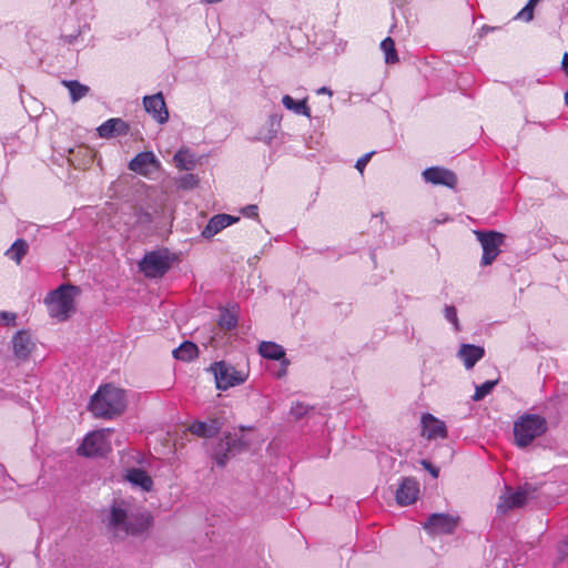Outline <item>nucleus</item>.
Instances as JSON below:
<instances>
[{"mask_svg": "<svg viewBox=\"0 0 568 568\" xmlns=\"http://www.w3.org/2000/svg\"><path fill=\"white\" fill-rule=\"evenodd\" d=\"M151 525L150 516L142 513H128L122 505L114 503L109 515V528L115 536L125 537L143 534Z\"/></svg>", "mask_w": 568, "mask_h": 568, "instance_id": "1", "label": "nucleus"}, {"mask_svg": "<svg viewBox=\"0 0 568 568\" xmlns=\"http://www.w3.org/2000/svg\"><path fill=\"white\" fill-rule=\"evenodd\" d=\"M90 410L102 418H112L125 409L124 392L112 385L101 386L92 396Z\"/></svg>", "mask_w": 568, "mask_h": 568, "instance_id": "2", "label": "nucleus"}, {"mask_svg": "<svg viewBox=\"0 0 568 568\" xmlns=\"http://www.w3.org/2000/svg\"><path fill=\"white\" fill-rule=\"evenodd\" d=\"M547 429L548 424L545 417L526 413L514 423V442L519 448H525L542 436Z\"/></svg>", "mask_w": 568, "mask_h": 568, "instance_id": "3", "label": "nucleus"}, {"mask_svg": "<svg viewBox=\"0 0 568 568\" xmlns=\"http://www.w3.org/2000/svg\"><path fill=\"white\" fill-rule=\"evenodd\" d=\"M79 293L80 288L72 284H62L51 291L45 297L50 316L59 321L68 320L74 312V296Z\"/></svg>", "mask_w": 568, "mask_h": 568, "instance_id": "4", "label": "nucleus"}, {"mask_svg": "<svg viewBox=\"0 0 568 568\" xmlns=\"http://www.w3.org/2000/svg\"><path fill=\"white\" fill-rule=\"evenodd\" d=\"M248 447L242 435L236 433H224L212 446L211 457L219 467H224L231 458L245 452Z\"/></svg>", "mask_w": 568, "mask_h": 568, "instance_id": "5", "label": "nucleus"}, {"mask_svg": "<svg viewBox=\"0 0 568 568\" xmlns=\"http://www.w3.org/2000/svg\"><path fill=\"white\" fill-rule=\"evenodd\" d=\"M112 433L111 428H102L89 433L78 448V453L85 457L106 456L112 449L110 440Z\"/></svg>", "mask_w": 568, "mask_h": 568, "instance_id": "6", "label": "nucleus"}, {"mask_svg": "<svg viewBox=\"0 0 568 568\" xmlns=\"http://www.w3.org/2000/svg\"><path fill=\"white\" fill-rule=\"evenodd\" d=\"M171 264L170 252L163 248L145 253L139 268L149 278H160L171 268Z\"/></svg>", "mask_w": 568, "mask_h": 568, "instance_id": "7", "label": "nucleus"}, {"mask_svg": "<svg viewBox=\"0 0 568 568\" xmlns=\"http://www.w3.org/2000/svg\"><path fill=\"white\" fill-rule=\"evenodd\" d=\"M210 371L214 375L216 388L221 390L241 385L247 378L246 373L237 371L233 365L224 361L212 364Z\"/></svg>", "mask_w": 568, "mask_h": 568, "instance_id": "8", "label": "nucleus"}, {"mask_svg": "<svg viewBox=\"0 0 568 568\" xmlns=\"http://www.w3.org/2000/svg\"><path fill=\"white\" fill-rule=\"evenodd\" d=\"M475 235L483 247L481 265H490L499 255L506 235L497 231H475Z\"/></svg>", "mask_w": 568, "mask_h": 568, "instance_id": "9", "label": "nucleus"}, {"mask_svg": "<svg viewBox=\"0 0 568 568\" xmlns=\"http://www.w3.org/2000/svg\"><path fill=\"white\" fill-rule=\"evenodd\" d=\"M459 523V517L450 514H432L424 523V529L429 535L454 534Z\"/></svg>", "mask_w": 568, "mask_h": 568, "instance_id": "10", "label": "nucleus"}, {"mask_svg": "<svg viewBox=\"0 0 568 568\" xmlns=\"http://www.w3.org/2000/svg\"><path fill=\"white\" fill-rule=\"evenodd\" d=\"M422 175L427 183L434 185H444L449 189H455L457 185V175L442 166L427 168L423 171Z\"/></svg>", "mask_w": 568, "mask_h": 568, "instance_id": "11", "label": "nucleus"}, {"mask_svg": "<svg viewBox=\"0 0 568 568\" xmlns=\"http://www.w3.org/2000/svg\"><path fill=\"white\" fill-rule=\"evenodd\" d=\"M143 105L145 111L152 115V118L163 124L169 120V111L161 92L153 95H146L143 98Z\"/></svg>", "mask_w": 568, "mask_h": 568, "instance_id": "12", "label": "nucleus"}, {"mask_svg": "<svg viewBox=\"0 0 568 568\" xmlns=\"http://www.w3.org/2000/svg\"><path fill=\"white\" fill-rule=\"evenodd\" d=\"M258 353L264 358L281 361V369L276 373L278 378L286 374L290 361L285 357V349L281 345L274 342H262L258 346Z\"/></svg>", "mask_w": 568, "mask_h": 568, "instance_id": "13", "label": "nucleus"}, {"mask_svg": "<svg viewBox=\"0 0 568 568\" xmlns=\"http://www.w3.org/2000/svg\"><path fill=\"white\" fill-rule=\"evenodd\" d=\"M419 494V484L415 478H403L396 490V501L400 506H408L416 501Z\"/></svg>", "mask_w": 568, "mask_h": 568, "instance_id": "14", "label": "nucleus"}, {"mask_svg": "<svg viewBox=\"0 0 568 568\" xmlns=\"http://www.w3.org/2000/svg\"><path fill=\"white\" fill-rule=\"evenodd\" d=\"M130 125L120 118H112L103 122L98 129V134L102 139L123 136L129 133Z\"/></svg>", "mask_w": 568, "mask_h": 568, "instance_id": "15", "label": "nucleus"}, {"mask_svg": "<svg viewBox=\"0 0 568 568\" xmlns=\"http://www.w3.org/2000/svg\"><path fill=\"white\" fill-rule=\"evenodd\" d=\"M240 217L230 214H216L210 219L206 226L202 231L204 239H212L214 235L220 233L225 227L237 222Z\"/></svg>", "mask_w": 568, "mask_h": 568, "instance_id": "16", "label": "nucleus"}, {"mask_svg": "<svg viewBox=\"0 0 568 568\" xmlns=\"http://www.w3.org/2000/svg\"><path fill=\"white\" fill-rule=\"evenodd\" d=\"M527 501L525 495L519 489L511 491V488L507 486L506 494L499 497L497 511L506 514L514 508L523 507Z\"/></svg>", "mask_w": 568, "mask_h": 568, "instance_id": "17", "label": "nucleus"}, {"mask_svg": "<svg viewBox=\"0 0 568 568\" xmlns=\"http://www.w3.org/2000/svg\"><path fill=\"white\" fill-rule=\"evenodd\" d=\"M222 425L219 418L209 422L195 420L189 426V432L202 438H213L221 432Z\"/></svg>", "mask_w": 568, "mask_h": 568, "instance_id": "18", "label": "nucleus"}, {"mask_svg": "<svg viewBox=\"0 0 568 568\" xmlns=\"http://www.w3.org/2000/svg\"><path fill=\"white\" fill-rule=\"evenodd\" d=\"M422 425L424 435L428 439L446 438L447 428L444 422L437 419L432 414H424L422 416Z\"/></svg>", "mask_w": 568, "mask_h": 568, "instance_id": "19", "label": "nucleus"}, {"mask_svg": "<svg viewBox=\"0 0 568 568\" xmlns=\"http://www.w3.org/2000/svg\"><path fill=\"white\" fill-rule=\"evenodd\" d=\"M159 166L160 162L151 151L140 152L129 163V169L142 175L149 173V166Z\"/></svg>", "mask_w": 568, "mask_h": 568, "instance_id": "20", "label": "nucleus"}, {"mask_svg": "<svg viewBox=\"0 0 568 568\" xmlns=\"http://www.w3.org/2000/svg\"><path fill=\"white\" fill-rule=\"evenodd\" d=\"M484 355L485 349L473 344H463L457 353V356L463 361L467 369L473 368L475 364L484 357Z\"/></svg>", "mask_w": 568, "mask_h": 568, "instance_id": "21", "label": "nucleus"}, {"mask_svg": "<svg viewBox=\"0 0 568 568\" xmlns=\"http://www.w3.org/2000/svg\"><path fill=\"white\" fill-rule=\"evenodd\" d=\"M125 479L144 491H150L153 488V480L151 476L141 468L128 469Z\"/></svg>", "mask_w": 568, "mask_h": 568, "instance_id": "22", "label": "nucleus"}, {"mask_svg": "<svg viewBox=\"0 0 568 568\" xmlns=\"http://www.w3.org/2000/svg\"><path fill=\"white\" fill-rule=\"evenodd\" d=\"M12 344H13L14 355L18 358L26 359L29 356V354L31 352V341H30V336L27 332H24V331L18 332L12 338Z\"/></svg>", "mask_w": 568, "mask_h": 568, "instance_id": "23", "label": "nucleus"}, {"mask_svg": "<svg viewBox=\"0 0 568 568\" xmlns=\"http://www.w3.org/2000/svg\"><path fill=\"white\" fill-rule=\"evenodd\" d=\"M197 346L190 341L183 342L179 347L173 349L172 354L175 359L189 362L197 356Z\"/></svg>", "mask_w": 568, "mask_h": 568, "instance_id": "24", "label": "nucleus"}, {"mask_svg": "<svg viewBox=\"0 0 568 568\" xmlns=\"http://www.w3.org/2000/svg\"><path fill=\"white\" fill-rule=\"evenodd\" d=\"M29 250V244L23 239H18L6 251L4 255L20 264L22 258L26 256Z\"/></svg>", "mask_w": 568, "mask_h": 568, "instance_id": "25", "label": "nucleus"}, {"mask_svg": "<svg viewBox=\"0 0 568 568\" xmlns=\"http://www.w3.org/2000/svg\"><path fill=\"white\" fill-rule=\"evenodd\" d=\"M62 84L69 90L72 102H78L90 91L88 85H84L77 80H63Z\"/></svg>", "mask_w": 568, "mask_h": 568, "instance_id": "26", "label": "nucleus"}, {"mask_svg": "<svg viewBox=\"0 0 568 568\" xmlns=\"http://www.w3.org/2000/svg\"><path fill=\"white\" fill-rule=\"evenodd\" d=\"M176 168L185 171H191L196 164L195 155L189 150H180L174 155Z\"/></svg>", "mask_w": 568, "mask_h": 568, "instance_id": "27", "label": "nucleus"}, {"mask_svg": "<svg viewBox=\"0 0 568 568\" xmlns=\"http://www.w3.org/2000/svg\"><path fill=\"white\" fill-rule=\"evenodd\" d=\"M282 103L287 110L293 111L296 114L311 116V111L305 100L295 101L291 95L286 94L283 97Z\"/></svg>", "mask_w": 568, "mask_h": 568, "instance_id": "28", "label": "nucleus"}, {"mask_svg": "<svg viewBox=\"0 0 568 568\" xmlns=\"http://www.w3.org/2000/svg\"><path fill=\"white\" fill-rule=\"evenodd\" d=\"M217 324L221 329L232 331L237 326V316L230 310L223 308L221 310Z\"/></svg>", "mask_w": 568, "mask_h": 568, "instance_id": "29", "label": "nucleus"}, {"mask_svg": "<svg viewBox=\"0 0 568 568\" xmlns=\"http://www.w3.org/2000/svg\"><path fill=\"white\" fill-rule=\"evenodd\" d=\"M381 49L385 53V61L388 64L398 62V55L395 49V42L390 37L385 38L381 42Z\"/></svg>", "mask_w": 568, "mask_h": 568, "instance_id": "30", "label": "nucleus"}, {"mask_svg": "<svg viewBox=\"0 0 568 568\" xmlns=\"http://www.w3.org/2000/svg\"><path fill=\"white\" fill-rule=\"evenodd\" d=\"M496 385L497 381H486L481 385L476 386L475 394L473 395V400L479 402L484 399L488 394L491 393Z\"/></svg>", "mask_w": 568, "mask_h": 568, "instance_id": "31", "label": "nucleus"}, {"mask_svg": "<svg viewBox=\"0 0 568 568\" xmlns=\"http://www.w3.org/2000/svg\"><path fill=\"white\" fill-rule=\"evenodd\" d=\"M540 0H528L527 4L517 13L516 19L529 22L534 19V9Z\"/></svg>", "mask_w": 568, "mask_h": 568, "instance_id": "32", "label": "nucleus"}, {"mask_svg": "<svg viewBox=\"0 0 568 568\" xmlns=\"http://www.w3.org/2000/svg\"><path fill=\"white\" fill-rule=\"evenodd\" d=\"M313 409L312 406L310 405H306L304 403H301V402H296L292 405L291 407V415L296 419H302L304 416H306V414Z\"/></svg>", "mask_w": 568, "mask_h": 568, "instance_id": "33", "label": "nucleus"}, {"mask_svg": "<svg viewBox=\"0 0 568 568\" xmlns=\"http://www.w3.org/2000/svg\"><path fill=\"white\" fill-rule=\"evenodd\" d=\"M199 184V178L195 174L186 173L179 179V187L191 190Z\"/></svg>", "mask_w": 568, "mask_h": 568, "instance_id": "34", "label": "nucleus"}, {"mask_svg": "<svg viewBox=\"0 0 568 568\" xmlns=\"http://www.w3.org/2000/svg\"><path fill=\"white\" fill-rule=\"evenodd\" d=\"M445 318L453 324L456 332L460 331L459 321L457 317V310L453 305H446L444 308Z\"/></svg>", "mask_w": 568, "mask_h": 568, "instance_id": "35", "label": "nucleus"}, {"mask_svg": "<svg viewBox=\"0 0 568 568\" xmlns=\"http://www.w3.org/2000/svg\"><path fill=\"white\" fill-rule=\"evenodd\" d=\"M518 489L525 495V498L527 500L536 498L537 487L534 486L532 484L526 483L525 485L520 486Z\"/></svg>", "mask_w": 568, "mask_h": 568, "instance_id": "36", "label": "nucleus"}, {"mask_svg": "<svg viewBox=\"0 0 568 568\" xmlns=\"http://www.w3.org/2000/svg\"><path fill=\"white\" fill-rule=\"evenodd\" d=\"M374 152H368L366 154H364L363 156H361L357 161H356V164H355V168L362 173L365 169V166L367 165V163L369 162L371 158L373 156Z\"/></svg>", "mask_w": 568, "mask_h": 568, "instance_id": "37", "label": "nucleus"}, {"mask_svg": "<svg viewBox=\"0 0 568 568\" xmlns=\"http://www.w3.org/2000/svg\"><path fill=\"white\" fill-rule=\"evenodd\" d=\"M257 205L255 204H250V205H246L245 207L242 209V214L247 216V217H257L258 213H257Z\"/></svg>", "mask_w": 568, "mask_h": 568, "instance_id": "38", "label": "nucleus"}, {"mask_svg": "<svg viewBox=\"0 0 568 568\" xmlns=\"http://www.w3.org/2000/svg\"><path fill=\"white\" fill-rule=\"evenodd\" d=\"M420 464L423 465V467L428 470L430 473V475L434 477V478H437L438 477V474H439V469L434 466L430 462H428L427 459H422Z\"/></svg>", "mask_w": 568, "mask_h": 568, "instance_id": "39", "label": "nucleus"}, {"mask_svg": "<svg viewBox=\"0 0 568 568\" xmlns=\"http://www.w3.org/2000/svg\"><path fill=\"white\" fill-rule=\"evenodd\" d=\"M558 554L560 560L565 559L568 556V536L559 544Z\"/></svg>", "mask_w": 568, "mask_h": 568, "instance_id": "40", "label": "nucleus"}, {"mask_svg": "<svg viewBox=\"0 0 568 568\" xmlns=\"http://www.w3.org/2000/svg\"><path fill=\"white\" fill-rule=\"evenodd\" d=\"M138 222L141 223V224H150V223H152L153 222L152 214L149 213V212L141 211L138 214Z\"/></svg>", "mask_w": 568, "mask_h": 568, "instance_id": "41", "label": "nucleus"}, {"mask_svg": "<svg viewBox=\"0 0 568 568\" xmlns=\"http://www.w3.org/2000/svg\"><path fill=\"white\" fill-rule=\"evenodd\" d=\"M16 314L10 312H0V322H4L6 324L14 323Z\"/></svg>", "mask_w": 568, "mask_h": 568, "instance_id": "42", "label": "nucleus"}, {"mask_svg": "<svg viewBox=\"0 0 568 568\" xmlns=\"http://www.w3.org/2000/svg\"><path fill=\"white\" fill-rule=\"evenodd\" d=\"M561 65H562V70L565 71V73L568 75V53L564 54Z\"/></svg>", "mask_w": 568, "mask_h": 568, "instance_id": "43", "label": "nucleus"}, {"mask_svg": "<svg viewBox=\"0 0 568 568\" xmlns=\"http://www.w3.org/2000/svg\"><path fill=\"white\" fill-rule=\"evenodd\" d=\"M317 94H328V95H332L333 92L331 89L326 88V87H322L317 90Z\"/></svg>", "mask_w": 568, "mask_h": 568, "instance_id": "44", "label": "nucleus"}, {"mask_svg": "<svg viewBox=\"0 0 568 568\" xmlns=\"http://www.w3.org/2000/svg\"><path fill=\"white\" fill-rule=\"evenodd\" d=\"M203 1L206 3H215V2H220L221 0H203Z\"/></svg>", "mask_w": 568, "mask_h": 568, "instance_id": "45", "label": "nucleus"}, {"mask_svg": "<svg viewBox=\"0 0 568 568\" xmlns=\"http://www.w3.org/2000/svg\"><path fill=\"white\" fill-rule=\"evenodd\" d=\"M483 30L489 31V30H494V28L484 27Z\"/></svg>", "mask_w": 568, "mask_h": 568, "instance_id": "46", "label": "nucleus"}, {"mask_svg": "<svg viewBox=\"0 0 568 568\" xmlns=\"http://www.w3.org/2000/svg\"><path fill=\"white\" fill-rule=\"evenodd\" d=\"M272 136H270L266 141V143H271Z\"/></svg>", "mask_w": 568, "mask_h": 568, "instance_id": "47", "label": "nucleus"}]
</instances>
